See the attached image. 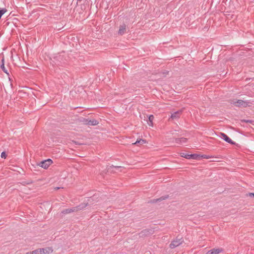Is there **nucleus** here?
I'll return each instance as SVG.
<instances>
[{
  "label": "nucleus",
  "instance_id": "c85d7f7f",
  "mask_svg": "<svg viewBox=\"0 0 254 254\" xmlns=\"http://www.w3.org/2000/svg\"><path fill=\"white\" fill-rule=\"evenodd\" d=\"M169 73V71H167V70H165L164 71L162 72V73L163 74L165 75V76L166 75V74H168Z\"/></svg>",
  "mask_w": 254,
  "mask_h": 254
},
{
  "label": "nucleus",
  "instance_id": "4be33fe9",
  "mask_svg": "<svg viewBox=\"0 0 254 254\" xmlns=\"http://www.w3.org/2000/svg\"><path fill=\"white\" fill-rule=\"evenodd\" d=\"M89 119H86L84 118H82L80 121V122L82 123L84 125H88V121H89Z\"/></svg>",
  "mask_w": 254,
  "mask_h": 254
},
{
  "label": "nucleus",
  "instance_id": "cd10ccee",
  "mask_svg": "<svg viewBox=\"0 0 254 254\" xmlns=\"http://www.w3.org/2000/svg\"><path fill=\"white\" fill-rule=\"evenodd\" d=\"M23 183H24V184H27V185H30V184H32L33 183V182L31 181H27V182H23Z\"/></svg>",
  "mask_w": 254,
  "mask_h": 254
},
{
  "label": "nucleus",
  "instance_id": "39448f33",
  "mask_svg": "<svg viewBox=\"0 0 254 254\" xmlns=\"http://www.w3.org/2000/svg\"><path fill=\"white\" fill-rule=\"evenodd\" d=\"M220 137L225 140L227 143H230L232 145H235L236 142L233 141L227 134L224 133L220 132Z\"/></svg>",
  "mask_w": 254,
  "mask_h": 254
},
{
  "label": "nucleus",
  "instance_id": "f257e3e1",
  "mask_svg": "<svg viewBox=\"0 0 254 254\" xmlns=\"http://www.w3.org/2000/svg\"><path fill=\"white\" fill-rule=\"evenodd\" d=\"M230 103L238 107H244L246 108L250 106L249 104L251 103L250 101H243L242 100H230Z\"/></svg>",
  "mask_w": 254,
  "mask_h": 254
},
{
  "label": "nucleus",
  "instance_id": "1a4fd4ad",
  "mask_svg": "<svg viewBox=\"0 0 254 254\" xmlns=\"http://www.w3.org/2000/svg\"><path fill=\"white\" fill-rule=\"evenodd\" d=\"M126 27L127 26L125 23H123L120 25V28L118 32V34L120 35H124L126 32Z\"/></svg>",
  "mask_w": 254,
  "mask_h": 254
},
{
  "label": "nucleus",
  "instance_id": "f8f14e48",
  "mask_svg": "<svg viewBox=\"0 0 254 254\" xmlns=\"http://www.w3.org/2000/svg\"><path fill=\"white\" fill-rule=\"evenodd\" d=\"M76 211H77V209H75V207H74L71 208H67V209H64L62 211V213L63 214H68V213H70L71 212H76Z\"/></svg>",
  "mask_w": 254,
  "mask_h": 254
},
{
  "label": "nucleus",
  "instance_id": "4468645a",
  "mask_svg": "<svg viewBox=\"0 0 254 254\" xmlns=\"http://www.w3.org/2000/svg\"><path fill=\"white\" fill-rule=\"evenodd\" d=\"M181 113V111H178L177 112H174V113L172 114L171 116V118L172 120L178 119L180 117Z\"/></svg>",
  "mask_w": 254,
  "mask_h": 254
},
{
  "label": "nucleus",
  "instance_id": "7ed1b4c3",
  "mask_svg": "<svg viewBox=\"0 0 254 254\" xmlns=\"http://www.w3.org/2000/svg\"><path fill=\"white\" fill-rule=\"evenodd\" d=\"M183 242V238L178 235L175 240L173 241L170 244V248L171 249H174L175 248L180 245Z\"/></svg>",
  "mask_w": 254,
  "mask_h": 254
},
{
  "label": "nucleus",
  "instance_id": "393cba45",
  "mask_svg": "<svg viewBox=\"0 0 254 254\" xmlns=\"http://www.w3.org/2000/svg\"><path fill=\"white\" fill-rule=\"evenodd\" d=\"M211 158V156H210L209 155H200V159L202 158H205V159H209Z\"/></svg>",
  "mask_w": 254,
  "mask_h": 254
},
{
  "label": "nucleus",
  "instance_id": "ddd939ff",
  "mask_svg": "<svg viewBox=\"0 0 254 254\" xmlns=\"http://www.w3.org/2000/svg\"><path fill=\"white\" fill-rule=\"evenodd\" d=\"M32 254H46L45 249H38L32 251Z\"/></svg>",
  "mask_w": 254,
  "mask_h": 254
},
{
  "label": "nucleus",
  "instance_id": "5701e85b",
  "mask_svg": "<svg viewBox=\"0 0 254 254\" xmlns=\"http://www.w3.org/2000/svg\"><path fill=\"white\" fill-rule=\"evenodd\" d=\"M241 123H250V124H253L254 121H253V120H241Z\"/></svg>",
  "mask_w": 254,
  "mask_h": 254
},
{
  "label": "nucleus",
  "instance_id": "6ab92c4d",
  "mask_svg": "<svg viewBox=\"0 0 254 254\" xmlns=\"http://www.w3.org/2000/svg\"><path fill=\"white\" fill-rule=\"evenodd\" d=\"M154 119V117L153 115H150L148 117V124L149 126H152L153 125V120Z\"/></svg>",
  "mask_w": 254,
  "mask_h": 254
},
{
  "label": "nucleus",
  "instance_id": "423d86ee",
  "mask_svg": "<svg viewBox=\"0 0 254 254\" xmlns=\"http://www.w3.org/2000/svg\"><path fill=\"white\" fill-rule=\"evenodd\" d=\"M99 193H95L91 197H89L87 200V201L90 205L93 204L94 203L99 201Z\"/></svg>",
  "mask_w": 254,
  "mask_h": 254
},
{
  "label": "nucleus",
  "instance_id": "0eeeda50",
  "mask_svg": "<svg viewBox=\"0 0 254 254\" xmlns=\"http://www.w3.org/2000/svg\"><path fill=\"white\" fill-rule=\"evenodd\" d=\"M224 252L222 248H213L208 251L206 254H218Z\"/></svg>",
  "mask_w": 254,
  "mask_h": 254
},
{
  "label": "nucleus",
  "instance_id": "412c9836",
  "mask_svg": "<svg viewBox=\"0 0 254 254\" xmlns=\"http://www.w3.org/2000/svg\"><path fill=\"white\" fill-rule=\"evenodd\" d=\"M7 9L5 8H0V19H1L2 16L7 11Z\"/></svg>",
  "mask_w": 254,
  "mask_h": 254
},
{
  "label": "nucleus",
  "instance_id": "9b49d317",
  "mask_svg": "<svg viewBox=\"0 0 254 254\" xmlns=\"http://www.w3.org/2000/svg\"><path fill=\"white\" fill-rule=\"evenodd\" d=\"M89 203L87 201L86 203H81L79 205L75 207V209H77V211L78 210H80L85 208L86 206L89 205Z\"/></svg>",
  "mask_w": 254,
  "mask_h": 254
},
{
  "label": "nucleus",
  "instance_id": "aec40b11",
  "mask_svg": "<svg viewBox=\"0 0 254 254\" xmlns=\"http://www.w3.org/2000/svg\"><path fill=\"white\" fill-rule=\"evenodd\" d=\"M168 196H169L168 195H165V196H161V197H160V198H159L158 199L154 200L153 202L161 201L162 200H165V199H167L168 197Z\"/></svg>",
  "mask_w": 254,
  "mask_h": 254
},
{
  "label": "nucleus",
  "instance_id": "6e6552de",
  "mask_svg": "<svg viewBox=\"0 0 254 254\" xmlns=\"http://www.w3.org/2000/svg\"><path fill=\"white\" fill-rule=\"evenodd\" d=\"M121 166L112 165L107 168V172L114 173L116 172V170H118L119 169H121Z\"/></svg>",
  "mask_w": 254,
  "mask_h": 254
},
{
  "label": "nucleus",
  "instance_id": "7c9ffc66",
  "mask_svg": "<svg viewBox=\"0 0 254 254\" xmlns=\"http://www.w3.org/2000/svg\"><path fill=\"white\" fill-rule=\"evenodd\" d=\"M82 0H77V2L78 1H82Z\"/></svg>",
  "mask_w": 254,
  "mask_h": 254
},
{
  "label": "nucleus",
  "instance_id": "20e7f679",
  "mask_svg": "<svg viewBox=\"0 0 254 254\" xmlns=\"http://www.w3.org/2000/svg\"><path fill=\"white\" fill-rule=\"evenodd\" d=\"M52 163H53V161L51 159H48L44 160L41 161L39 164H38V165H39L40 167H41L44 169H46Z\"/></svg>",
  "mask_w": 254,
  "mask_h": 254
},
{
  "label": "nucleus",
  "instance_id": "c756f323",
  "mask_svg": "<svg viewBox=\"0 0 254 254\" xmlns=\"http://www.w3.org/2000/svg\"><path fill=\"white\" fill-rule=\"evenodd\" d=\"M74 143H75L76 144H81L80 143H78L77 141H74Z\"/></svg>",
  "mask_w": 254,
  "mask_h": 254
},
{
  "label": "nucleus",
  "instance_id": "dca6fc26",
  "mask_svg": "<svg viewBox=\"0 0 254 254\" xmlns=\"http://www.w3.org/2000/svg\"><path fill=\"white\" fill-rule=\"evenodd\" d=\"M190 159L200 160V155L197 154H191L190 155Z\"/></svg>",
  "mask_w": 254,
  "mask_h": 254
},
{
  "label": "nucleus",
  "instance_id": "bb28decb",
  "mask_svg": "<svg viewBox=\"0 0 254 254\" xmlns=\"http://www.w3.org/2000/svg\"><path fill=\"white\" fill-rule=\"evenodd\" d=\"M6 154L5 152L3 151L1 153V157L2 158H5L6 157Z\"/></svg>",
  "mask_w": 254,
  "mask_h": 254
},
{
  "label": "nucleus",
  "instance_id": "f3484780",
  "mask_svg": "<svg viewBox=\"0 0 254 254\" xmlns=\"http://www.w3.org/2000/svg\"><path fill=\"white\" fill-rule=\"evenodd\" d=\"M0 68H1V69L2 70V71L6 73L7 75H8V71L5 68V66H4V59L3 58L1 60V64L0 65Z\"/></svg>",
  "mask_w": 254,
  "mask_h": 254
},
{
  "label": "nucleus",
  "instance_id": "a211bd4d",
  "mask_svg": "<svg viewBox=\"0 0 254 254\" xmlns=\"http://www.w3.org/2000/svg\"><path fill=\"white\" fill-rule=\"evenodd\" d=\"M146 142V140L145 139H137V140L136 141V142L134 143H132L133 144H143L144 143H145Z\"/></svg>",
  "mask_w": 254,
  "mask_h": 254
},
{
  "label": "nucleus",
  "instance_id": "b1692460",
  "mask_svg": "<svg viewBox=\"0 0 254 254\" xmlns=\"http://www.w3.org/2000/svg\"><path fill=\"white\" fill-rule=\"evenodd\" d=\"M190 155V154L185 153H181L182 157H184L188 159H190V156H189Z\"/></svg>",
  "mask_w": 254,
  "mask_h": 254
},
{
  "label": "nucleus",
  "instance_id": "2eb2a0df",
  "mask_svg": "<svg viewBox=\"0 0 254 254\" xmlns=\"http://www.w3.org/2000/svg\"><path fill=\"white\" fill-rule=\"evenodd\" d=\"M88 123V126H96L99 124V122L95 119H93V120L89 119Z\"/></svg>",
  "mask_w": 254,
  "mask_h": 254
},
{
  "label": "nucleus",
  "instance_id": "f03ea898",
  "mask_svg": "<svg viewBox=\"0 0 254 254\" xmlns=\"http://www.w3.org/2000/svg\"><path fill=\"white\" fill-rule=\"evenodd\" d=\"M155 232L154 229L148 228L142 230L141 232L137 234L139 238L144 239L146 237H149Z\"/></svg>",
  "mask_w": 254,
  "mask_h": 254
},
{
  "label": "nucleus",
  "instance_id": "9d476101",
  "mask_svg": "<svg viewBox=\"0 0 254 254\" xmlns=\"http://www.w3.org/2000/svg\"><path fill=\"white\" fill-rule=\"evenodd\" d=\"M173 142H175L177 144H182L184 143H186L187 141V138L185 137H182L180 138H173Z\"/></svg>",
  "mask_w": 254,
  "mask_h": 254
},
{
  "label": "nucleus",
  "instance_id": "a878e982",
  "mask_svg": "<svg viewBox=\"0 0 254 254\" xmlns=\"http://www.w3.org/2000/svg\"><path fill=\"white\" fill-rule=\"evenodd\" d=\"M247 196L253 197H254V192H249L246 194Z\"/></svg>",
  "mask_w": 254,
  "mask_h": 254
}]
</instances>
